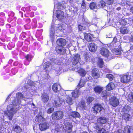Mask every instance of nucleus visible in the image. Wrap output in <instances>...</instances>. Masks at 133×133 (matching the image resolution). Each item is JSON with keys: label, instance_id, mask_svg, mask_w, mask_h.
I'll return each instance as SVG.
<instances>
[{"label": "nucleus", "instance_id": "51", "mask_svg": "<svg viewBox=\"0 0 133 133\" xmlns=\"http://www.w3.org/2000/svg\"><path fill=\"white\" fill-rule=\"evenodd\" d=\"M91 27L93 28V31L95 32L97 31L98 28L96 25H92L91 26Z\"/></svg>", "mask_w": 133, "mask_h": 133}, {"label": "nucleus", "instance_id": "57", "mask_svg": "<svg viewBox=\"0 0 133 133\" xmlns=\"http://www.w3.org/2000/svg\"><path fill=\"white\" fill-rule=\"evenodd\" d=\"M117 41V39L116 38V37H115L114 38L113 40V42H114L115 43Z\"/></svg>", "mask_w": 133, "mask_h": 133}, {"label": "nucleus", "instance_id": "44", "mask_svg": "<svg viewBox=\"0 0 133 133\" xmlns=\"http://www.w3.org/2000/svg\"><path fill=\"white\" fill-rule=\"evenodd\" d=\"M85 26H82L80 25H78V29L80 31H82L85 29L86 28Z\"/></svg>", "mask_w": 133, "mask_h": 133}, {"label": "nucleus", "instance_id": "41", "mask_svg": "<svg viewBox=\"0 0 133 133\" xmlns=\"http://www.w3.org/2000/svg\"><path fill=\"white\" fill-rule=\"evenodd\" d=\"M80 106L83 109H87V107H86L85 106V102L83 101H82L81 102Z\"/></svg>", "mask_w": 133, "mask_h": 133}, {"label": "nucleus", "instance_id": "16", "mask_svg": "<svg viewBox=\"0 0 133 133\" xmlns=\"http://www.w3.org/2000/svg\"><path fill=\"white\" fill-rule=\"evenodd\" d=\"M71 94L72 97L74 98H75L78 97L80 95L79 89L77 88L76 89L72 92Z\"/></svg>", "mask_w": 133, "mask_h": 133}, {"label": "nucleus", "instance_id": "1", "mask_svg": "<svg viewBox=\"0 0 133 133\" xmlns=\"http://www.w3.org/2000/svg\"><path fill=\"white\" fill-rule=\"evenodd\" d=\"M16 98L12 101V104H10L7 107V111L4 112L5 115L7 116L10 120L12 119L14 114L16 113L19 109L21 100L23 98V96L20 93H17Z\"/></svg>", "mask_w": 133, "mask_h": 133}, {"label": "nucleus", "instance_id": "59", "mask_svg": "<svg viewBox=\"0 0 133 133\" xmlns=\"http://www.w3.org/2000/svg\"><path fill=\"white\" fill-rule=\"evenodd\" d=\"M104 71L105 72H109V71L107 69H106L104 70Z\"/></svg>", "mask_w": 133, "mask_h": 133}, {"label": "nucleus", "instance_id": "17", "mask_svg": "<svg viewBox=\"0 0 133 133\" xmlns=\"http://www.w3.org/2000/svg\"><path fill=\"white\" fill-rule=\"evenodd\" d=\"M61 88V86L59 84L57 83L54 84L52 87L53 91L55 92H57L60 90Z\"/></svg>", "mask_w": 133, "mask_h": 133}, {"label": "nucleus", "instance_id": "26", "mask_svg": "<svg viewBox=\"0 0 133 133\" xmlns=\"http://www.w3.org/2000/svg\"><path fill=\"white\" fill-rule=\"evenodd\" d=\"M120 29L121 33L122 34H127L129 31V30L128 28L124 27H121Z\"/></svg>", "mask_w": 133, "mask_h": 133}, {"label": "nucleus", "instance_id": "23", "mask_svg": "<svg viewBox=\"0 0 133 133\" xmlns=\"http://www.w3.org/2000/svg\"><path fill=\"white\" fill-rule=\"evenodd\" d=\"M115 87L114 84L113 83H110L107 85L106 89L108 90H113Z\"/></svg>", "mask_w": 133, "mask_h": 133}, {"label": "nucleus", "instance_id": "48", "mask_svg": "<svg viewBox=\"0 0 133 133\" xmlns=\"http://www.w3.org/2000/svg\"><path fill=\"white\" fill-rule=\"evenodd\" d=\"M94 99V98L92 97H89L87 99V102L88 103H89Z\"/></svg>", "mask_w": 133, "mask_h": 133}, {"label": "nucleus", "instance_id": "63", "mask_svg": "<svg viewBox=\"0 0 133 133\" xmlns=\"http://www.w3.org/2000/svg\"><path fill=\"white\" fill-rule=\"evenodd\" d=\"M88 133L87 132H84L83 133Z\"/></svg>", "mask_w": 133, "mask_h": 133}, {"label": "nucleus", "instance_id": "4", "mask_svg": "<svg viewBox=\"0 0 133 133\" xmlns=\"http://www.w3.org/2000/svg\"><path fill=\"white\" fill-rule=\"evenodd\" d=\"M63 115V112L62 111L55 112L52 114V118L55 120L59 119L62 118Z\"/></svg>", "mask_w": 133, "mask_h": 133}, {"label": "nucleus", "instance_id": "47", "mask_svg": "<svg viewBox=\"0 0 133 133\" xmlns=\"http://www.w3.org/2000/svg\"><path fill=\"white\" fill-rule=\"evenodd\" d=\"M130 107L128 105H125L124 107L123 110L124 111H128L130 109Z\"/></svg>", "mask_w": 133, "mask_h": 133}, {"label": "nucleus", "instance_id": "62", "mask_svg": "<svg viewBox=\"0 0 133 133\" xmlns=\"http://www.w3.org/2000/svg\"><path fill=\"white\" fill-rule=\"evenodd\" d=\"M131 41H133V35H132L131 36Z\"/></svg>", "mask_w": 133, "mask_h": 133}, {"label": "nucleus", "instance_id": "33", "mask_svg": "<svg viewBox=\"0 0 133 133\" xmlns=\"http://www.w3.org/2000/svg\"><path fill=\"white\" fill-rule=\"evenodd\" d=\"M90 8L91 9L93 10L95 9H98L97 8V5L94 2H92L89 5Z\"/></svg>", "mask_w": 133, "mask_h": 133}, {"label": "nucleus", "instance_id": "35", "mask_svg": "<svg viewBox=\"0 0 133 133\" xmlns=\"http://www.w3.org/2000/svg\"><path fill=\"white\" fill-rule=\"evenodd\" d=\"M71 115L72 117L75 118L79 117V114L76 112H72L71 113Z\"/></svg>", "mask_w": 133, "mask_h": 133}, {"label": "nucleus", "instance_id": "2", "mask_svg": "<svg viewBox=\"0 0 133 133\" xmlns=\"http://www.w3.org/2000/svg\"><path fill=\"white\" fill-rule=\"evenodd\" d=\"M101 54L105 57L110 59L112 58L111 53L109 50L105 48H102L100 51Z\"/></svg>", "mask_w": 133, "mask_h": 133}, {"label": "nucleus", "instance_id": "43", "mask_svg": "<svg viewBox=\"0 0 133 133\" xmlns=\"http://www.w3.org/2000/svg\"><path fill=\"white\" fill-rule=\"evenodd\" d=\"M54 32L55 31L54 28H52L50 32V35L51 37L52 38H54Z\"/></svg>", "mask_w": 133, "mask_h": 133}, {"label": "nucleus", "instance_id": "27", "mask_svg": "<svg viewBox=\"0 0 133 133\" xmlns=\"http://www.w3.org/2000/svg\"><path fill=\"white\" fill-rule=\"evenodd\" d=\"M64 101L69 104H72L73 103L72 99L71 97L69 96H67Z\"/></svg>", "mask_w": 133, "mask_h": 133}, {"label": "nucleus", "instance_id": "54", "mask_svg": "<svg viewBox=\"0 0 133 133\" xmlns=\"http://www.w3.org/2000/svg\"><path fill=\"white\" fill-rule=\"evenodd\" d=\"M55 73L57 75H58L59 74L61 73L60 71V70H59V69L56 70Z\"/></svg>", "mask_w": 133, "mask_h": 133}, {"label": "nucleus", "instance_id": "49", "mask_svg": "<svg viewBox=\"0 0 133 133\" xmlns=\"http://www.w3.org/2000/svg\"><path fill=\"white\" fill-rule=\"evenodd\" d=\"M106 3L108 5H110L113 4L114 0H105Z\"/></svg>", "mask_w": 133, "mask_h": 133}, {"label": "nucleus", "instance_id": "29", "mask_svg": "<svg viewBox=\"0 0 133 133\" xmlns=\"http://www.w3.org/2000/svg\"><path fill=\"white\" fill-rule=\"evenodd\" d=\"M97 65L100 68H102L103 65V59L99 58L97 63Z\"/></svg>", "mask_w": 133, "mask_h": 133}, {"label": "nucleus", "instance_id": "3", "mask_svg": "<svg viewBox=\"0 0 133 133\" xmlns=\"http://www.w3.org/2000/svg\"><path fill=\"white\" fill-rule=\"evenodd\" d=\"M133 79L132 76L129 75H125L122 76L121 78V81L123 83H127Z\"/></svg>", "mask_w": 133, "mask_h": 133}, {"label": "nucleus", "instance_id": "6", "mask_svg": "<svg viewBox=\"0 0 133 133\" xmlns=\"http://www.w3.org/2000/svg\"><path fill=\"white\" fill-rule=\"evenodd\" d=\"M64 100L62 98H58L55 99L53 103V105L56 107H59L62 104Z\"/></svg>", "mask_w": 133, "mask_h": 133}, {"label": "nucleus", "instance_id": "24", "mask_svg": "<svg viewBox=\"0 0 133 133\" xmlns=\"http://www.w3.org/2000/svg\"><path fill=\"white\" fill-rule=\"evenodd\" d=\"M103 90V87L99 86L95 87L94 89L95 92L98 94H100Z\"/></svg>", "mask_w": 133, "mask_h": 133}, {"label": "nucleus", "instance_id": "10", "mask_svg": "<svg viewBox=\"0 0 133 133\" xmlns=\"http://www.w3.org/2000/svg\"><path fill=\"white\" fill-rule=\"evenodd\" d=\"M103 109L100 104H97L92 108V110L94 112L97 114L98 111L100 112Z\"/></svg>", "mask_w": 133, "mask_h": 133}, {"label": "nucleus", "instance_id": "13", "mask_svg": "<svg viewBox=\"0 0 133 133\" xmlns=\"http://www.w3.org/2000/svg\"><path fill=\"white\" fill-rule=\"evenodd\" d=\"M50 64L49 62H46L44 64L43 67L45 70L49 71L51 70V69H52L51 65L52 64L50 65Z\"/></svg>", "mask_w": 133, "mask_h": 133}, {"label": "nucleus", "instance_id": "58", "mask_svg": "<svg viewBox=\"0 0 133 133\" xmlns=\"http://www.w3.org/2000/svg\"><path fill=\"white\" fill-rule=\"evenodd\" d=\"M130 11L133 13V6L130 9Z\"/></svg>", "mask_w": 133, "mask_h": 133}, {"label": "nucleus", "instance_id": "36", "mask_svg": "<svg viewBox=\"0 0 133 133\" xmlns=\"http://www.w3.org/2000/svg\"><path fill=\"white\" fill-rule=\"evenodd\" d=\"M107 92L106 91H103L101 94V97H102V99H105L107 98Z\"/></svg>", "mask_w": 133, "mask_h": 133}, {"label": "nucleus", "instance_id": "9", "mask_svg": "<svg viewBox=\"0 0 133 133\" xmlns=\"http://www.w3.org/2000/svg\"><path fill=\"white\" fill-rule=\"evenodd\" d=\"M72 127L71 124L69 122L65 123L63 128L64 130L68 132H70L71 131V128Z\"/></svg>", "mask_w": 133, "mask_h": 133}, {"label": "nucleus", "instance_id": "64", "mask_svg": "<svg viewBox=\"0 0 133 133\" xmlns=\"http://www.w3.org/2000/svg\"><path fill=\"white\" fill-rule=\"evenodd\" d=\"M10 97H9V96H8V97L7 98V99H8V98H9Z\"/></svg>", "mask_w": 133, "mask_h": 133}, {"label": "nucleus", "instance_id": "5", "mask_svg": "<svg viewBox=\"0 0 133 133\" xmlns=\"http://www.w3.org/2000/svg\"><path fill=\"white\" fill-rule=\"evenodd\" d=\"M56 14V17L59 20L62 21L65 18L64 12L60 10H57Z\"/></svg>", "mask_w": 133, "mask_h": 133}, {"label": "nucleus", "instance_id": "31", "mask_svg": "<svg viewBox=\"0 0 133 133\" xmlns=\"http://www.w3.org/2000/svg\"><path fill=\"white\" fill-rule=\"evenodd\" d=\"M83 58L84 59V60L86 62L89 61L90 59V56L87 53L83 55Z\"/></svg>", "mask_w": 133, "mask_h": 133}, {"label": "nucleus", "instance_id": "52", "mask_svg": "<svg viewBox=\"0 0 133 133\" xmlns=\"http://www.w3.org/2000/svg\"><path fill=\"white\" fill-rule=\"evenodd\" d=\"M94 127L96 129H97L99 128L98 124H97L95 123L94 125Z\"/></svg>", "mask_w": 133, "mask_h": 133}, {"label": "nucleus", "instance_id": "28", "mask_svg": "<svg viewBox=\"0 0 133 133\" xmlns=\"http://www.w3.org/2000/svg\"><path fill=\"white\" fill-rule=\"evenodd\" d=\"M84 38L87 41H90L92 39V36L91 34H86L84 35Z\"/></svg>", "mask_w": 133, "mask_h": 133}, {"label": "nucleus", "instance_id": "39", "mask_svg": "<svg viewBox=\"0 0 133 133\" xmlns=\"http://www.w3.org/2000/svg\"><path fill=\"white\" fill-rule=\"evenodd\" d=\"M14 131L17 133H19L22 131L21 128L18 126H16L14 129Z\"/></svg>", "mask_w": 133, "mask_h": 133}, {"label": "nucleus", "instance_id": "12", "mask_svg": "<svg viewBox=\"0 0 133 133\" xmlns=\"http://www.w3.org/2000/svg\"><path fill=\"white\" fill-rule=\"evenodd\" d=\"M56 50L58 54L62 55L65 53L66 51L65 48L59 46H56Z\"/></svg>", "mask_w": 133, "mask_h": 133}, {"label": "nucleus", "instance_id": "34", "mask_svg": "<svg viewBox=\"0 0 133 133\" xmlns=\"http://www.w3.org/2000/svg\"><path fill=\"white\" fill-rule=\"evenodd\" d=\"M79 73L81 76H84L86 74V72L83 69H81L79 71Z\"/></svg>", "mask_w": 133, "mask_h": 133}, {"label": "nucleus", "instance_id": "22", "mask_svg": "<svg viewBox=\"0 0 133 133\" xmlns=\"http://www.w3.org/2000/svg\"><path fill=\"white\" fill-rule=\"evenodd\" d=\"M97 122L101 124H104L107 122L106 118L104 117L99 118L97 119Z\"/></svg>", "mask_w": 133, "mask_h": 133}, {"label": "nucleus", "instance_id": "37", "mask_svg": "<svg viewBox=\"0 0 133 133\" xmlns=\"http://www.w3.org/2000/svg\"><path fill=\"white\" fill-rule=\"evenodd\" d=\"M128 100L130 102H133V93H131L129 95Z\"/></svg>", "mask_w": 133, "mask_h": 133}, {"label": "nucleus", "instance_id": "11", "mask_svg": "<svg viewBox=\"0 0 133 133\" xmlns=\"http://www.w3.org/2000/svg\"><path fill=\"white\" fill-rule=\"evenodd\" d=\"M92 76L95 78H97L100 76L99 70L96 68L93 69L92 71Z\"/></svg>", "mask_w": 133, "mask_h": 133}, {"label": "nucleus", "instance_id": "7", "mask_svg": "<svg viewBox=\"0 0 133 133\" xmlns=\"http://www.w3.org/2000/svg\"><path fill=\"white\" fill-rule=\"evenodd\" d=\"M110 103L113 106L115 107L119 104L118 99L115 97H112L110 100Z\"/></svg>", "mask_w": 133, "mask_h": 133}, {"label": "nucleus", "instance_id": "14", "mask_svg": "<svg viewBox=\"0 0 133 133\" xmlns=\"http://www.w3.org/2000/svg\"><path fill=\"white\" fill-rule=\"evenodd\" d=\"M57 43L58 46H64L66 44V41L65 40L63 39H58L57 41Z\"/></svg>", "mask_w": 133, "mask_h": 133}, {"label": "nucleus", "instance_id": "61", "mask_svg": "<svg viewBox=\"0 0 133 133\" xmlns=\"http://www.w3.org/2000/svg\"><path fill=\"white\" fill-rule=\"evenodd\" d=\"M85 4L84 3H83L82 5V6H83L84 7H85Z\"/></svg>", "mask_w": 133, "mask_h": 133}, {"label": "nucleus", "instance_id": "55", "mask_svg": "<svg viewBox=\"0 0 133 133\" xmlns=\"http://www.w3.org/2000/svg\"><path fill=\"white\" fill-rule=\"evenodd\" d=\"M30 57V56L29 55H27V56H26L25 57V58L26 59L28 60V61H29L30 60L29 59V58Z\"/></svg>", "mask_w": 133, "mask_h": 133}, {"label": "nucleus", "instance_id": "30", "mask_svg": "<svg viewBox=\"0 0 133 133\" xmlns=\"http://www.w3.org/2000/svg\"><path fill=\"white\" fill-rule=\"evenodd\" d=\"M65 24L64 23L61 25H59V26H56L57 30L60 31L64 30L65 28Z\"/></svg>", "mask_w": 133, "mask_h": 133}, {"label": "nucleus", "instance_id": "56", "mask_svg": "<svg viewBox=\"0 0 133 133\" xmlns=\"http://www.w3.org/2000/svg\"><path fill=\"white\" fill-rule=\"evenodd\" d=\"M119 65L118 64H116L115 66H114V68L116 69H118L119 68Z\"/></svg>", "mask_w": 133, "mask_h": 133}, {"label": "nucleus", "instance_id": "18", "mask_svg": "<svg viewBox=\"0 0 133 133\" xmlns=\"http://www.w3.org/2000/svg\"><path fill=\"white\" fill-rule=\"evenodd\" d=\"M42 101L43 102H47L49 100V97L47 94L45 93H43L41 96Z\"/></svg>", "mask_w": 133, "mask_h": 133}, {"label": "nucleus", "instance_id": "25", "mask_svg": "<svg viewBox=\"0 0 133 133\" xmlns=\"http://www.w3.org/2000/svg\"><path fill=\"white\" fill-rule=\"evenodd\" d=\"M105 6V2L103 1H101L98 2L97 5L98 8H103Z\"/></svg>", "mask_w": 133, "mask_h": 133}, {"label": "nucleus", "instance_id": "60", "mask_svg": "<svg viewBox=\"0 0 133 133\" xmlns=\"http://www.w3.org/2000/svg\"><path fill=\"white\" fill-rule=\"evenodd\" d=\"M85 25H86L87 26H89L90 25V23H87L86 24H85Z\"/></svg>", "mask_w": 133, "mask_h": 133}, {"label": "nucleus", "instance_id": "21", "mask_svg": "<svg viewBox=\"0 0 133 133\" xmlns=\"http://www.w3.org/2000/svg\"><path fill=\"white\" fill-rule=\"evenodd\" d=\"M124 133H133V130L130 126H127L124 128Z\"/></svg>", "mask_w": 133, "mask_h": 133}, {"label": "nucleus", "instance_id": "45", "mask_svg": "<svg viewBox=\"0 0 133 133\" xmlns=\"http://www.w3.org/2000/svg\"><path fill=\"white\" fill-rule=\"evenodd\" d=\"M56 6H57L58 9H62L63 8V7H62V4L59 3H58L56 5H55V7Z\"/></svg>", "mask_w": 133, "mask_h": 133}, {"label": "nucleus", "instance_id": "53", "mask_svg": "<svg viewBox=\"0 0 133 133\" xmlns=\"http://www.w3.org/2000/svg\"><path fill=\"white\" fill-rule=\"evenodd\" d=\"M60 94L62 96H63L65 94V92L63 90H61L60 92Z\"/></svg>", "mask_w": 133, "mask_h": 133}, {"label": "nucleus", "instance_id": "8", "mask_svg": "<svg viewBox=\"0 0 133 133\" xmlns=\"http://www.w3.org/2000/svg\"><path fill=\"white\" fill-rule=\"evenodd\" d=\"M39 127L41 130H44L49 128V124L47 122H42L39 124Z\"/></svg>", "mask_w": 133, "mask_h": 133}, {"label": "nucleus", "instance_id": "40", "mask_svg": "<svg viewBox=\"0 0 133 133\" xmlns=\"http://www.w3.org/2000/svg\"><path fill=\"white\" fill-rule=\"evenodd\" d=\"M130 115L129 114H125L123 115V118L125 120L128 121L130 118Z\"/></svg>", "mask_w": 133, "mask_h": 133}, {"label": "nucleus", "instance_id": "32", "mask_svg": "<svg viewBox=\"0 0 133 133\" xmlns=\"http://www.w3.org/2000/svg\"><path fill=\"white\" fill-rule=\"evenodd\" d=\"M85 82L83 79H81L77 86V88L79 89L80 88L83 87L85 84Z\"/></svg>", "mask_w": 133, "mask_h": 133}, {"label": "nucleus", "instance_id": "50", "mask_svg": "<svg viewBox=\"0 0 133 133\" xmlns=\"http://www.w3.org/2000/svg\"><path fill=\"white\" fill-rule=\"evenodd\" d=\"M54 111V109L53 108H49L48 109L47 111V112L48 114H50L52 112Z\"/></svg>", "mask_w": 133, "mask_h": 133}, {"label": "nucleus", "instance_id": "19", "mask_svg": "<svg viewBox=\"0 0 133 133\" xmlns=\"http://www.w3.org/2000/svg\"><path fill=\"white\" fill-rule=\"evenodd\" d=\"M81 58L79 55L76 54L74 56L73 58V63L75 65L76 64L78 63L80 60Z\"/></svg>", "mask_w": 133, "mask_h": 133}, {"label": "nucleus", "instance_id": "42", "mask_svg": "<svg viewBox=\"0 0 133 133\" xmlns=\"http://www.w3.org/2000/svg\"><path fill=\"white\" fill-rule=\"evenodd\" d=\"M98 133H107V131L104 128H100L99 129Z\"/></svg>", "mask_w": 133, "mask_h": 133}, {"label": "nucleus", "instance_id": "46", "mask_svg": "<svg viewBox=\"0 0 133 133\" xmlns=\"http://www.w3.org/2000/svg\"><path fill=\"white\" fill-rule=\"evenodd\" d=\"M106 76L110 80H112L113 78V76L111 74H107L106 75Z\"/></svg>", "mask_w": 133, "mask_h": 133}, {"label": "nucleus", "instance_id": "38", "mask_svg": "<svg viewBox=\"0 0 133 133\" xmlns=\"http://www.w3.org/2000/svg\"><path fill=\"white\" fill-rule=\"evenodd\" d=\"M112 51L113 53L115 55H120L121 54V51L119 50L114 49L112 50Z\"/></svg>", "mask_w": 133, "mask_h": 133}, {"label": "nucleus", "instance_id": "20", "mask_svg": "<svg viewBox=\"0 0 133 133\" xmlns=\"http://www.w3.org/2000/svg\"><path fill=\"white\" fill-rule=\"evenodd\" d=\"M35 121L38 122H42L45 121L44 118L41 115H37L35 118Z\"/></svg>", "mask_w": 133, "mask_h": 133}, {"label": "nucleus", "instance_id": "15", "mask_svg": "<svg viewBox=\"0 0 133 133\" xmlns=\"http://www.w3.org/2000/svg\"><path fill=\"white\" fill-rule=\"evenodd\" d=\"M89 49L91 51L94 52L96 50L97 46L94 43L90 44L89 45Z\"/></svg>", "mask_w": 133, "mask_h": 133}]
</instances>
